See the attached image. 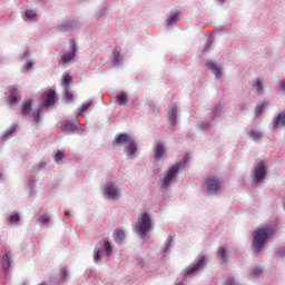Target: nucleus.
<instances>
[{"instance_id": "1", "label": "nucleus", "mask_w": 285, "mask_h": 285, "mask_svg": "<svg viewBox=\"0 0 285 285\" xmlns=\"http://www.w3.org/2000/svg\"><path fill=\"white\" fill-rule=\"evenodd\" d=\"M273 235H275V228L273 226H263L256 228L252 244L253 252L259 253L267 239L273 237Z\"/></svg>"}, {"instance_id": "2", "label": "nucleus", "mask_w": 285, "mask_h": 285, "mask_svg": "<svg viewBox=\"0 0 285 285\" xmlns=\"http://www.w3.org/2000/svg\"><path fill=\"white\" fill-rule=\"evenodd\" d=\"M153 229V219L148 213H142L137 218L136 224V233L141 237L148 235V233Z\"/></svg>"}, {"instance_id": "3", "label": "nucleus", "mask_w": 285, "mask_h": 285, "mask_svg": "<svg viewBox=\"0 0 285 285\" xmlns=\"http://www.w3.org/2000/svg\"><path fill=\"white\" fill-rule=\"evenodd\" d=\"M97 246L101 248H98L95 252V256H94L95 262H99V259H102L105 255L107 257H110V255L112 254V246L108 238H104V243L99 242Z\"/></svg>"}, {"instance_id": "4", "label": "nucleus", "mask_w": 285, "mask_h": 285, "mask_svg": "<svg viewBox=\"0 0 285 285\" xmlns=\"http://www.w3.org/2000/svg\"><path fill=\"white\" fill-rule=\"evenodd\" d=\"M104 195L107 199L116 202L120 199L119 188L112 183H107Z\"/></svg>"}, {"instance_id": "5", "label": "nucleus", "mask_w": 285, "mask_h": 285, "mask_svg": "<svg viewBox=\"0 0 285 285\" xmlns=\"http://www.w3.org/2000/svg\"><path fill=\"white\" fill-rule=\"evenodd\" d=\"M77 55V45L75 40H70V52L62 55L59 65H67L71 62Z\"/></svg>"}, {"instance_id": "6", "label": "nucleus", "mask_w": 285, "mask_h": 285, "mask_svg": "<svg viewBox=\"0 0 285 285\" xmlns=\"http://www.w3.org/2000/svg\"><path fill=\"white\" fill-rule=\"evenodd\" d=\"M266 174V165L264 164V161H261L257 165H255L253 175L255 177L256 184H261L265 178Z\"/></svg>"}, {"instance_id": "7", "label": "nucleus", "mask_w": 285, "mask_h": 285, "mask_svg": "<svg viewBox=\"0 0 285 285\" xmlns=\"http://www.w3.org/2000/svg\"><path fill=\"white\" fill-rule=\"evenodd\" d=\"M180 171V165H174L171 168L168 169L165 178H164V186L168 188L170 184L174 181L177 173Z\"/></svg>"}, {"instance_id": "8", "label": "nucleus", "mask_w": 285, "mask_h": 285, "mask_svg": "<svg viewBox=\"0 0 285 285\" xmlns=\"http://www.w3.org/2000/svg\"><path fill=\"white\" fill-rule=\"evenodd\" d=\"M206 188L208 191H216L222 188V183L217 177L206 178Z\"/></svg>"}, {"instance_id": "9", "label": "nucleus", "mask_w": 285, "mask_h": 285, "mask_svg": "<svg viewBox=\"0 0 285 285\" xmlns=\"http://www.w3.org/2000/svg\"><path fill=\"white\" fill-rule=\"evenodd\" d=\"M205 263H206V258L205 256H202L195 265H190L185 269V275H193L197 273L200 269V267L205 265Z\"/></svg>"}, {"instance_id": "10", "label": "nucleus", "mask_w": 285, "mask_h": 285, "mask_svg": "<svg viewBox=\"0 0 285 285\" xmlns=\"http://www.w3.org/2000/svg\"><path fill=\"white\" fill-rule=\"evenodd\" d=\"M272 125L273 128H283L285 126V110L273 118Z\"/></svg>"}, {"instance_id": "11", "label": "nucleus", "mask_w": 285, "mask_h": 285, "mask_svg": "<svg viewBox=\"0 0 285 285\" xmlns=\"http://www.w3.org/2000/svg\"><path fill=\"white\" fill-rule=\"evenodd\" d=\"M31 109H32V99H26L22 101L20 115L22 117H26L31 114Z\"/></svg>"}, {"instance_id": "12", "label": "nucleus", "mask_w": 285, "mask_h": 285, "mask_svg": "<svg viewBox=\"0 0 285 285\" xmlns=\"http://www.w3.org/2000/svg\"><path fill=\"white\" fill-rule=\"evenodd\" d=\"M8 101L10 105H18L20 97L18 95V89L16 87H10V94L8 96Z\"/></svg>"}, {"instance_id": "13", "label": "nucleus", "mask_w": 285, "mask_h": 285, "mask_svg": "<svg viewBox=\"0 0 285 285\" xmlns=\"http://www.w3.org/2000/svg\"><path fill=\"white\" fill-rule=\"evenodd\" d=\"M166 154V148L165 145L163 144H157L156 146H154V159H161Z\"/></svg>"}, {"instance_id": "14", "label": "nucleus", "mask_w": 285, "mask_h": 285, "mask_svg": "<svg viewBox=\"0 0 285 285\" xmlns=\"http://www.w3.org/2000/svg\"><path fill=\"white\" fill-rule=\"evenodd\" d=\"M56 102V91L49 90L45 97V100L42 101V105L46 107H49L51 105H55Z\"/></svg>"}, {"instance_id": "15", "label": "nucleus", "mask_w": 285, "mask_h": 285, "mask_svg": "<svg viewBox=\"0 0 285 285\" xmlns=\"http://www.w3.org/2000/svg\"><path fill=\"white\" fill-rule=\"evenodd\" d=\"M207 68L209 70H212L213 75L215 76V78L219 79L222 76V69L219 66H217L216 62H208L207 63Z\"/></svg>"}, {"instance_id": "16", "label": "nucleus", "mask_w": 285, "mask_h": 285, "mask_svg": "<svg viewBox=\"0 0 285 285\" xmlns=\"http://www.w3.org/2000/svg\"><path fill=\"white\" fill-rule=\"evenodd\" d=\"M126 238L125 230L121 228H117L114 232V239L117 244H121L124 239Z\"/></svg>"}, {"instance_id": "17", "label": "nucleus", "mask_w": 285, "mask_h": 285, "mask_svg": "<svg viewBox=\"0 0 285 285\" xmlns=\"http://www.w3.org/2000/svg\"><path fill=\"white\" fill-rule=\"evenodd\" d=\"M73 81V78L68 75V73H65L62 79L60 80V86L63 87V89H70V85L72 83Z\"/></svg>"}, {"instance_id": "18", "label": "nucleus", "mask_w": 285, "mask_h": 285, "mask_svg": "<svg viewBox=\"0 0 285 285\" xmlns=\"http://www.w3.org/2000/svg\"><path fill=\"white\" fill-rule=\"evenodd\" d=\"M92 106L91 100L85 101L79 108H78V116L86 117V112L89 110V108Z\"/></svg>"}, {"instance_id": "19", "label": "nucleus", "mask_w": 285, "mask_h": 285, "mask_svg": "<svg viewBox=\"0 0 285 285\" xmlns=\"http://www.w3.org/2000/svg\"><path fill=\"white\" fill-rule=\"evenodd\" d=\"M60 129L63 132H71V131H75L77 129V127L72 121H63Z\"/></svg>"}, {"instance_id": "20", "label": "nucleus", "mask_w": 285, "mask_h": 285, "mask_svg": "<svg viewBox=\"0 0 285 285\" xmlns=\"http://www.w3.org/2000/svg\"><path fill=\"white\" fill-rule=\"evenodd\" d=\"M130 141H132V139H130L126 134H120L115 138V144L117 145L129 144Z\"/></svg>"}, {"instance_id": "21", "label": "nucleus", "mask_w": 285, "mask_h": 285, "mask_svg": "<svg viewBox=\"0 0 285 285\" xmlns=\"http://www.w3.org/2000/svg\"><path fill=\"white\" fill-rule=\"evenodd\" d=\"M216 256L220 262L226 263L227 262V249L224 247H219L218 252H216Z\"/></svg>"}, {"instance_id": "22", "label": "nucleus", "mask_w": 285, "mask_h": 285, "mask_svg": "<svg viewBox=\"0 0 285 285\" xmlns=\"http://www.w3.org/2000/svg\"><path fill=\"white\" fill-rule=\"evenodd\" d=\"M129 145L126 147V151L129 156H134L137 153V144L132 140L128 142Z\"/></svg>"}, {"instance_id": "23", "label": "nucleus", "mask_w": 285, "mask_h": 285, "mask_svg": "<svg viewBox=\"0 0 285 285\" xmlns=\"http://www.w3.org/2000/svg\"><path fill=\"white\" fill-rule=\"evenodd\" d=\"M116 101L119 106H124L127 102V94L126 92H121L119 95L116 96Z\"/></svg>"}, {"instance_id": "24", "label": "nucleus", "mask_w": 285, "mask_h": 285, "mask_svg": "<svg viewBox=\"0 0 285 285\" xmlns=\"http://www.w3.org/2000/svg\"><path fill=\"white\" fill-rule=\"evenodd\" d=\"M2 266L4 271H9L11 266L10 256L9 254H4L2 257Z\"/></svg>"}, {"instance_id": "25", "label": "nucleus", "mask_w": 285, "mask_h": 285, "mask_svg": "<svg viewBox=\"0 0 285 285\" xmlns=\"http://www.w3.org/2000/svg\"><path fill=\"white\" fill-rule=\"evenodd\" d=\"M180 13L171 14L167 18V26H174L179 19Z\"/></svg>"}, {"instance_id": "26", "label": "nucleus", "mask_w": 285, "mask_h": 285, "mask_svg": "<svg viewBox=\"0 0 285 285\" xmlns=\"http://www.w3.org/2000/svg\"><path fill=\"white\" fill-rule=\"evenodd\" d=\"M249 137L254 140V141H257L259 140L262 137H263V132L259 131V130H252L249 132Z\"/></svg>"}, {"instance_id": "27", "label": "nucleus", "mask_w": 285, "mask_h": 285, "mask_svg": "<svg viewBox=\"0 0 285 285\" xmlns=\"http://www.w3.org/2000/svg\"><path fill=\"white\" fill-rule=\"evenodd\" d=\"M65 158H66V156H65L63 151L58 150V151L56 153L53 159H55V163H56V164H60V161L63 160Z\"/></svg>"}, {"instance_id": "28", "label": "nucleus", "mask_w": 285, "mask_h": 285, "mask_svg": "<svg viewBox=\"0 0 285 285\" xmlns=\"http://www.w3.org/2000/svg\"><path fill=\"white\" fill-rule=\"evenodd\" d=\"M176 120H177V110L176 108L173 109L171 114L168 116V121L171 124V125H175L176 124Z\"/></svg>"}, {"instance_id": "29", "label": "nucleus", "mask_w": 285, "mask_h": 285, "mask_svg": "<svg viewBox=\"0 0 285 285\" xmlns=\"http://www.w3.org/2000/svg\"><path fill=\"white\" fill-rule=\"evenodd\" d=\"M40 116H41V109L33 110L32 117H33V122L35 124H39L40 122V120H41Z\"/></svg>"}, {"instance_id": "30", "label": "nucleus", "mask_w": 285, "mask_h": 285, "mask_svg": "<svg viewBox=\"0 0 285 285\" xmlns=\"http://www.w3.org/2000/svg\"><path fill=\"white\" fill-rule=\"evenodd\" d=\"M50 223V218L47 214H43L38 219V224L48 225Z\"/></svg>"}, {"instance_id": "31", "label": "nucleus", "mask_w": 285, "mask_h": 285, "mask_svg": "<svg viewBox=\"0 0 285 285\" xmlns=\"http://www.w3.org/2000/svg\"><path fill=\"white\" fill-rule=\"evenodd\" d=\"M65 99L67 101H73V94L70 91V89H63Z\"/></svg>"}, {"instance_id": "32", "label": "nucleus", "mask_w": 285, "mask_h": 285, "mask_svg": "<svg viewBox=\"0 0 285 285\" xmlns=\"http://www.w3.org/2000/svg\"><path fill=\"white\" fill-rule=\"evenodd\" d=\"M263 82H262V80L261 79H257L256 80V90H257V92L258 94H262L263 92Z\"/></svg>"}, {"instance_id": "33", "label": "nucleus", "mask_w": 285, "mask_h": 285, "mask_svg": "<svg viewBox=\"0 0 285 285\" xmlns=\"http://www.w3.org/2000/svg\"><path fill=\"white\" fill-rule=\"evenodd\" d=\"M19 219H20L19 214H13V215H11V216L9 217V222H10V223H18Z\"/></svg>"}, {"instance_id": "34", "label": "nucleus", "mask_w": 285, "mask_h": 285, "mask_svg": "<svg viewBox=\"0 0 285 285\" xmlns=\"http://www.w3.org/2000/svg\"><path fill=\"white\" fill-rule=\"evenodd\" d=\"M26 19H33L36 13L32 10H27L24 13Z\"/></svg>"}, {"instance_id": "35", "label": "nucleus", "mask_w": 285, "mask_h": 285, "mask_svg": "<svg viewBox=\"0 0 285 285\" xmlns=\"http://www.w3.org/2000/svg\"><path fill=\"white\" fill-rule=\"evenodd\" d=\"M263 274V269L259 267H256L253 269V275L257 276V275H262Z\"/></svg>"}, {"instance_id": "36", "label": "nucleus", "mask_w": 285, "mask_h": 285, "mask_svg": "<svg viewBox=\"0 0 285 285\" xmlns=\"http://www.w3.org/2000/svg\"><path fill=\"white\" fill-rule=\"evenodd\" d=\"M263 110H264V106H257L256 107V111H257L258 115H262Z\"/></svg>"}, {"instance_id": "37", "label": "nucleus", "mask_w": 285, "mask_h": 285, "mask_svg": "<svg viewBox=\"0 0 285 285\" xmlns=\"http://www.w3.org/2000/svg\"><path fill=\"white\" fill-rule=\"evenodd\" d=\"M278 86H281V89H282V90H285V79L278 81Z\"/></svg>"}, {"instance_id": "38", "label": "nucleus", "mask_w": 285, "mask_h": 285, "mask_svg": "<svg viewBox=\"0 0 285 285\" xmlns=\"http://www.w3.org/2000/svg\"><path fill=\"white\" fill-rule=\"evenodd\" d=\"M26 70L29 71L32 68V62H27L24 66Z\"/></svg>"}, {"instance_id": "39", "label": "nucleus", "mask_w": 285, "mask_h": 285, "mask_svg": "<svg viewBox=\"0 0 285 285\" xmlns=\"http://www.w3.org/2000/svg\"><path fill=\"white\" fill-rule=\"evenodd\" d=\"M170 244H171V239H170V238H167V240L165 242L166 249H168V247L170 246Z\"/></svg>"}, {"instance_id": "40", "label": "nucleus", "mask_w": 285, "mask_h": 285, "mask_svg": "<svg viewBox=\"0 0 285 285\" xmlns=\"http://www.w3.org/2000/svg\"><path fill=\"white\" fill-rule=\"evenodd\" d=\"M226 285H236V284L233 278H229L228 281H226Z\"/></svg>"}, {"instance_id": "41", "label": "nucleus", "mask_w": 285, "mask_h": 285, "mask_svg": "<svg viewBox=\"0 0 285 285\" xmlns=\"http://www.w3.org/2000/svg\"><path fill=\"white\" fill-rule=\"evenodd\" d=\"M61 274L63 275V277L67 275V272L63 269L62 272H61Z\"/></svg>"}, {"instance_id": "42", "label": "nucleus", "mask_w": 285, "mask_h": 285, "mask_svg": "<svg viewBox=\"0 0 285 285\" xmlns=\"http://www.w3.org/2000/svg\"><path fill=\"white\" fill-rule=\"evenodd\" d=\"M65 215H66V216H70V213L66 210V212H65Z\"/></svg>"}, {"instance_id": "43", "label": "nucleus", "mask_w": 285, "mask_h": 285, "mask_svg": "<svg viewBox=\"0 0 285 285\" xmlns=\"http://www.w3.org/2000/svg\"><path fill=\"white\" fill-rule=\"evenodd\" d=\"M210 45H212V43H207V45H206V48L210 47Z\"/></svg>"}, {"instance_id": "44", "label": "nucleus", "mask_w": 285, "mask_h": 285, "mask_svg": "<svg viewBox=\"0 0 285 285\" xmlns=\"http://www.w3.org/2000/svg\"><path fill=\"white\" fill-rule=\"evenodd\" d=\"M222 3H224L226 0H219Z\"/></svg>"}, {"instance_id": "45", "label": "nucleus", "mask_w": 285, "mask_h": 285, "mask_svg": "<svg viewBox=\"0 0 285 285\" xmlns=\"http://www.w3.org/2000/svg\"><path fill=\"white\" fill-rule=\"evenodd\" d=\"M177 285H184L183 283H178Z\"/></svg>"}, {"instance_id": "46", "label": "nucleus", "mask_w": 285, "mask_h": 285, "mask_svg": "<svg viewBox=\"0 0 285 285\" xmlns=\"http://www.w3.org/2000/svg\"><path fill=\"white\" fill-rule=\"evenodd\" d=\"M16 128H13V132H14Z\"/></svg>"}, {"instance_id": "47", "label": "nucleus", "mask_w": 285, "mask_h": 285, "mask_svg": "<svg viewBox=\"0 0 285 285\" xmlns=\"http://www.w3.org/2000/svg\"><path fill=\"white\" fill-rule=\"evenodd\" d=\"M1 176H2V175H1V173H0V178H1Z\"/></svg>"}, {"instance_id": "48", "label": "nucleus", "mask_w": 285, "mask_h": 285, "mask_svg": "<svg viewBox=\"0 0 285 285\" xmlns=\"http://www.w3.org/2000/svg\"><path fill=\"white\" fill-rule=\"evenodd\" d=\"M38 285H45V284H38Z\"/></svg>"}]
</instances>
